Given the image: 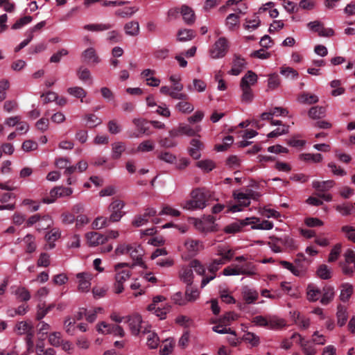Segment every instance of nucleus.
I'll return each mask as SVG.
<instances>
[{
  "mask_svg": "<svg viewBox=\"0 0 355 355\" xmlns=\"http://www.w3.org/2000/svg\"><path fill=\"white\" fill-rule=\"evenodd\" d=\"M306 295L309 301L316 302L321 296V291L316 286L310 284L306 288Z\"/></svg>",
  "mask_w": 355,
  "mask_h": 355,
  "instance_id": "31",
  "label": "nucleus"
},
{
  "mask_svg": "<svg viewBox=\"0 0 355 355\" xmlns=\"http://www.w3.org/2000/svg\"><path fill=\"white\" fill-rule=\"evenodd\" d=\"M181 13L184 22L187 24H191L195 21V14L193 10L187 6H182Z\"/></svg>",
  "mask_w": 355,
  "mask_h": 355,
  "instance_id": "37",
  "label": "nucleus"
},
{
  "mask_svg": "<svg viewBox=\"0 0 355 355\" xmlns=\"http://www.w3.org/2000/svg\"><path fill=\"white\" fill-rule=\"evenodd\" d=\"M295 338H298V343L305 355H315L316 354L317 350L311 341L304 340V338L298 333H294L291 339Z\"/></svg>",
  "mask_w": 355,
  "mask_h": 355,
  "instance_id": "11",
  "label": "nucleus"
},
{
  "mask_svg": "<svg viewBox=\"0 0 355 355\" xmlns=\"http://www.w3.org/2000/svg\"><path fill=\"white\" fill-rule=\"evenodd\" d=\"M184 246L189 257L196 256L204 247L202 242L192 239H187L184 243Z\"/></svg>",
  "mask_w": 355,
  "mask_h": 355,
  "instance_id": "10",
  "label": "nucleus"
},
{
  "mask_svg": "<svg viewBox=\"0 0 355 355\" xmlns=\"http://www.w3.org/2000/svg\"><path fill=\"white\" fill-rule=\"evenodd\" d=\"M191 147L189 153L195 159H198L200 156V151L204 148V144L198 139H193L191 142Z\"/></svg>",
  "mask_w": 355,
  "mask_h": 355,
  "instance_id": "20",
  "label": "nucleus"
},
{
  "mask_svg": "<svg viewBox=\"0 0 355 355\" xmlns=\"http://www.w3.org/2000/svg\"><path fill=\"white\" fill-rule=\"evenodd\" d=\"M276 241H279L282 247L291 250L297 248V244L294 239L288 234H284L281 237H277Z\"/></svg>",
  "mask_w": 355,
  "mask_h": 355,
  "instance_id": "23",
  "label": "nucleus"
},
{
  "mask_svg": "<svg viewBox=\"0 0 355 355\" xmlns=\"http://www.w3.org/2000/svg\"><path fill=\"white\" fill-rule=\"evenodd\" d=\"M258 80L257 74L252 71H248L245 75L241 78L240 87H251L254 85Z\"/></svg>",
  "mask_w": 355,
  "mask_h": 355,
  "instance_id": "26",
  "label": "nucleus"
},
{
  "mask_svg": "<svg viewBox=\"0 0 355 355\" xmlns=\"http://www.w3.org/2000/svg\"><path fill=\"white\" fill-rule=\"evenodd\" d=\"M188 96L186 94V98L184 99H179V101L175 105V109L182 114H190L194 110V106L192 103L188 101Z\"/></svg>",
  "mask_w": 355,
  "mask_h": 355,
  "instance_id": "21",
  "label": "nucleus"
},
{
  "mask_svg": "<svg viewBox=\"0 0 355 355\" xmlns=\"http://www.w3.org/2000/svg\"><path fill=\"white\" fill-rule=\"evenodd\" d=\"M126 322L128 324V327L131 334L133 336H139L142 334V331L146 326H144L141 316L139 314H133L127 317Z\"/></svg>",
  "mask_w": 355,
  "mask_h": 355,
  "instance_id": "4",
  "label": "nucleus"
},
{
  "mask_svg": "<svg viewBox=\"0 0 355 355\" xmlns=\"http://www.w3.org/2000/svg\"><path fill=\"white\" fill-rule=\"evenodd\" d=\"M155 148V144L151 140H144L142 142H141L137 148H136L135 151L137 153H147L153 151Z\"/></svg>",
  "mask_w": 355,
  "mask_h": 355,
  "instance_id": "48",
  "label": "nucleus"
},
{
  "mask_svg": "<svg viewBox=\"0 0 355 355\" xmlns=\"http://www.w3.org/2000/svg\"><path fill=\"white\" fill-rule=\"evenodd\" d=\"M169 80L173 84L172 87L173 88V90L177 91L178 92H182L184 87L183 85L180 83V76L178 75H171L169 77Z\"/></svg>",
  "mask_w": 355,
  "mask_h": 355,
  "instance_id": "63",
  "label": "nucleus"
},
{
  "mask_svg": "<svg viewBox=\"0 0 355 355\" xmlns=\"http://www.w3.org/2000/svg\"><path fill=\"white\" fill-rule=\"evenodd\" d=\"M125 34L130 36H137L139 33V24L137 21H131L124 26Z\"/></svg>",
  "mask_w": 355,
  "mask_h": 355,
  "instance_id": "38",
  "label": "nucleus"
},
{
  "mask_svg": "<svg viewBox=\"0 0 355 355\" xmlns=\"http://www.w3.org/2000/svg\"><path fill=\"white\" fill-rule=\"evenodd\" d=\"M87 243L90 247H96L106 242L105 234L96 232H91L86 234L85 236Z\"/></svg>",
  "mask_w": 355,
  "mask_h": 355,
  "instance_id": "17",
  "label": "nucleus"
},
{
  "mask_svg": "<svg viewBox=\"0 0 355 355\" xmlns=\"http://www.w3.org/2000/svg\"><path fill=\"white\" fill-rule=\"evenodd\" d=\"M238 263H234L238 267L239 270L242 272L241 275L252 276L256 274V268L252 262L247 261L244 256H239L235 258Z\"/></svg>",
  "mask_w": 355,
  "mask_h": 355,
  "instance_id": "6",
  "label": "nucleus"
},
{
  "mask_svg": "<svg viewBox=\"0 0 355 355\" xmlns=\"http://www.w3.org/2000/svg\"><path fill=\"white\" fill-rule=\"evenodd\" d=\"M246 66V62L244 58L238 55H234L232 61V67L228 73L233 76H238Z\"/></svg>",
  "mask_w": 355,
  "mask_h": 355,
  "instance_id": "18",
  "label": "nucleus"
},
{
  "mask_svg": "<svg viewBox=\"0 0 355 355\" xmlns=\"http://www.w3.org/2000/svg\"><path fill=\"white\" fill-rule=\"evenodd\" d=\"M286 326L284 319L277 317H272L268 320V328L270 329H279Z\"/></svg>",
  "mask_w": 355,
  "mask_h": 355,
  "instance_id": "52",
  "label": "nucleus"
},
{
  "mask_svg": "<svg viewBox=\"0 0 355 355\" xmlns=\"http://www.w3.org/2000/svg\"><path fill=\"white\" fill-rule=\"evenodd\" d=\"M110 222V218L98 216L93 221L92 226L94 230H101L108 226Z\"/></svg>",
  "mask_w": 355,
  "mask_h": 355,
  "instance_id": "50",
  "label": "nucleus"
},
{
  "mask_svg": "<svg viewBox=\"0 0 355 355\" xmlns=\"http://www.w3.org/2000/svg\"><path fill=\"white\" fill-rule=\"evenodd\" d=\"M336 316L338 325L340 327L344 326L348 318L347 310L345 306L342 305L338 306Z\"/></svg>",
  "mask_w": 355,
  "mask_h": 355,
  "instance_id": "44",
  "label": "nucleus"
},
{
  "mask_svg": "<svg viewBox=\"0 0 355 355\" xmlns=\"http://www.w3.org/2000/svg\"><path fill=\"white\" fill-rule=\"evenodd\" d=\"M179 278L181 282L186 284L187 286H191L193 282V270L188 266H182L178 273Z\"/></svg>",
  "mask_w": 355,
  "mask_h": 355,
  "instance_id": "16",
  "label": "nucleus"
},
{
  "mask_svg": "<svg viewBox=\"0 0 355 355\" xmlns=\"http://www.w3.org/2000/svg\"><path fill=\"white\" fill-rule=\"evenodd\" d=\"M159 91L161 94L169 96L173 99H184L186 98V94L183 92H178L177 91L173 90L172 87H169L168 86H162Z\"/></svg>",
  "mask_w": 355,
  "mask_h": 355,
  "instance_id": "30",
  "label": "nucleus"
},
{
  "mask_svg": "<svg viewBox=\"0 0 355 355\" xmlns=\"http://www.w3.org/2000/svg\"><path fill=\"white\" fill-rule=\"evenodd\" d=\"M243 223V220H242L239 222L231 223L225 227L224 231L228 234H234V233L238 232L241 230V229L243 227L246 225Z\"/></svg>",
  "mask_w": 355,
  "mask_h": 355,
  "instance_id": "59",
  "label": "nucleus"
},
{
  "mask_svg": "<svg viewBox=\"0 0 355 355\" xmlns=\"http://www.w3.org/2000/svg\"><path fill=\"white\" fill-rule=\"evenodd\" d=\"M112 157L115 159L120 158L122 153L125 150L126 148L125 144L121 141L114 142L112 144Z\"/></svg>",
  "mask_w": 355,
  "mask_h": 355,
  "instance_id": "41",
  "label": "nucleus"
},
{
  "mask_svg": "<svg viewBox=\"0 0 355 355\" xmlns=\"http://www.w3.org/2000/svg\"><path fill=\"white\" fill-rule=\"evenodd\" d=\"M141 335H146V345L150 349H156L159 343L157 334L150 330V326H147L142 331Z\"/></svg>",
  "mask_w": 355,
  "mask_h": 355,
  "instance_id": "14",
  "label": "nucleus"
},
{
  "mask_svg": "<svg viewBox=\"0 0 355 355\" xmlns=\"http://www.w3.org/2000/svg\"><path fill=\"white\" fill-rule=\"evenodd\" d=\"M22 241L24 243L25 250L27 253H33L37 248L35 237L32 234L26 235Z\"/></svg>",
  "mask_w": 355,
  "mask_h": 355,
  "instance_id": "33",
  "label": "nucleus"
},
{
  "mask_svg": "<svg viewBox=\"0 0 355 355\" xmlns=\"http://www.w3.org/2000/svg\"><path fill=\"white\" fill-rule=\"evenodd\" d=\"M128 264L125 263H117L114 266V269L116 271L115 275V282L113 286L114 292L116 294L121 293L123 290V284L128 279H130L131 276V272L129 270H119L121 268L127 266Z\"/></svg>",
  "mask_w": 355,
  "mask_h": 355,
  "instance_id": "2",
  "label": "nucleus"
},
{
  "mask_svg": "<svg viewBox=\"0 0 355 355\" xmlns=\"http://www.w3.org/2000/svg\"><path fill=\"white\" fill-rule=\"evenodd\" d=\"M216 254L220 256L225 263L230 261L234 255V251L226 245H219L216 248Z\"/></svg>",
  "mask_w": 355,
  "mask_h": 355,
  "instance_id": "22",
  "label": "nucleus"
},
{
  "mask_svg": "<svg viewBox=\"0 0 355 355\" xmlns=\"http://www.w3.org/2000/svg\"><path fill=\"white\" fill-rule=\"evenodd\" d=\"M334 288L332 286H324L322 290V296L320 300L321 304L324 305L328 304L334 300Z\"/></svg>",
  "mask_w": 355,
  "mask_h": 355,
  "instance_id": "34",
  "label": "nucleus"
},
{
  "mask_svg": "<svg viewBox=\"0 0 355 355\" xmlns=\"http://www.w3.org/2000/svg\"><path fill=\"white\" fill-rule=\"evenodd\" d=\"M200 295V291L196 288L191 286H187L185 291V298L188 302L196 301Z\"/></svg>",
  "mask_w": 355,
  "mask_h": 355,
  "instance_id": "51",
  "label": "nucleus"
},
{
  "mask_svg": "<svg viewBox=\"0 0 355 355\" xmlns=\"http://www.w3.org/2000/svg\"><path fill=\"white\" fill-rule=\"evenodd\" d=\"M200 130L201 128L200 125H196L195 128H192L189 125H180L179 126L180 134L188 137L196 136Z\"/></svg>",
  "mask_w": 355,
  "mask_h": 355,
  "instance_id": "39",
  "label": "nucleus"
},
{
  "mask_svg": "<svg viewBox=\"0 0 355 355\" xmlns=\"http://www.w3.org/2000/svg\"><path fill=\"white\" fill-rule=\"evenodd\" d=\"M134 263L132 266H143L144 265L142 257L144 256V252L142 248L139 245H132L131 250H130L129 253Z\"/></svg>",
  "mask_w": 355,
  "mask_h": 355,
  "instance_id": "13",
  "label": "nucleus"
},
{
  "mask_svg": "<svg viewBox=\"0 0 355 355\" xmlns=\"http://www.w3.org/2000/svg\"><path fill=\"white\" fill-rule=\"evenodd\" d=\"M111 28L112 25L109 24H93L84 26V29L89 31H103Z\"/></svg>",
  "mask_w": 355,
  "mask_h": 355,
  "instance_id": "55",
  "label": "nucleus"
},
{
  "mask_svg": "<svg viewBox=\"0 0 355 355\" xmlns=\"http://www.w3.org/2000/svg\"><path fill=\"white\" fill-rule=\"evenodd\" d=\"M241 294L243 300L247 304L254 303L259 297L258 292L255 289L248 286L242 287Z\"/></svg>",
  "mask_w": 355,
  "mask_h": 355,
  "instance_id": "19",
  "label": "nucleus"
},
{
  "mask_svg": "<svg viewBox=\"0 0 355 355\" xmlns=\"http://www.w3.org/2000/svg\"><path fill=\"white\" fill-rule=\"evenodd\" d=\"M260 24L261 20L259 19V17L254 15L252 19H245V23L243 24V27L246 30L254 31L260 26Z\"/></svg>",
  "mask_w": 355,
  "mask_h": 355,
  "instance_id": "42",
  "label": "nucleus"
},
{
  "mask_svg": "<svg viewBox=\"0 0 355 355\" xmlns=\"http://www.w3.org/2000/svg\"><path fill=\"white\" fill-rule=\"evenodd\" d=\"M233 196L238 202V205H234L230 207V211L232 212H238L243 210V207L250 205L251 199H256L258 196L252 189H246L245 192L241 191H235Z\"/></svg>",
  "mask_w": 355,
  "mask_h": 355,
  "instance_id": "1",
  "label": "nucleus"
},
{
  "mask_svg": "<svg viewBox=\"0 0 355 355\" xmlns=\"http://www.w3.org/2000/svg\"><path fill=\"white\" fill-rule=\"evenodd\" d=\"M79 292L87 293L91 286L92 275L87 272H79L76 275Z\"/></svg>",
  "mask_w": 355,
  "mask_h": 355,
  "instance_id": "8",
  "label": "nucleus"
},
{
  "mask_svg": "<svg viewBox=\"0 0 355 355\" xmlns=\"http://www.w3.org/2000/svg\"><path fill=\"white\" fill-rule=\"evenodd\" d=\"M170 306L166 304L163 306H155V309L152 311H154L155 314L159 317L161 320H163L166 318L167 313L170 311Z\"/></svg>",
  "mask_w": 355,
  "mask_h": 355,
  "instance_id": "62",
  "label": "nucleus"
},
{
  "mask_svg": "<svg viewBox=\"0 0 355 355\" xmlns=\"http://www.w3.org/2000/svg\"><path fill=\"white\" fill-rule=\"evenodd\" d=\"M239 15L231 13L227 15L225 19V26L230 31H234L239 26Z\"/></svg>",
  "mask_w": 355,
  "mask_h": 355,
  "instance_id": "28",
  "label": "nucleus"
},
{
  "mask_svg": "<svg viewBox=\"0 0 355 355\" xmlns=\"http://www.w3.org/2000/svg\"><path fill=\"white\" fill-rule=\"evenodd\" d=\"M316 272L317 275L322 279H329L331 277V270L325 264L320 265Z\"/></svg>",
  "mask_w": 355,
  "mask_h": 355,
  "instance_id": "54",
  "label": "nucleus"
},
{
  "mask_svg": "<svg viewBox=\"0 0 355 355\" xmlns=\"http://www.w3.org/2000/svg\"><path fill=\"white\" fill-rule=\"evenodd\" d=\"M62 342L61 334L60 332H53L49 334V343L50 345L54 346V347H59L60 346L61 343Z\"/></svg>",
  "mask_w": 355,
  "mask_h": 355,
  "instance_id": "64",
  "label": "nucleus"
},
{
  "mask_svg": "<svg viewBox=\"0 0 355 355\" xmlns=\"http://www.w3.org/2000/svg\"><path fill=\"white\" fill-rule=\"evenodd\" d=\"M125 203L120 200H114L109 206L108 209L110 212V220L112 222H118L123 216L125 213L122 211Z\"/></svg>",
  "mask_w": 355,
  "mask_h": 355,
  "instance_id": "7",
  "label": "nucleus"
},
{
  "mask_svg": "<svg viewBox=\"0 0 355 355\" xmlns=\"http://www.w3.org/2000/svg\"><path fill=\"white\" fill-rule=\"evenodd\" d=\"M77 76L81 81L89 85L92 84V77L90 71L87 68L80 67L77 71Z\"/></svg>",
  "mask_w": 355,
  "mask_h": 355,
  "instance_id": "40",
  "label": "nucleus"
},
{
  "mask_svg": "<svg viewBox=\"0 0 355 355\" xmlns=\"http://www.w3.org/2000/svg\"><path fill=\"white\" fill-rule=\"evenodd\" d=\"M297 100L300 103L311 105L316 103L318 101V97L315 94L303 92L298 96Z\"/></svg>",
  "mask_w": 355,
  "mask_h": 355,
  "instance_id": "43",
  "label": "nucleus"
},
{
  "mask_svg": "<svg viewBox=\"0 0 355 355\" xmlns=\"http://www.w3.org/2000/svg\"><path fill=\"white\" fill-rule=\"evenodd\" d=\"M190 268L195 270L197 275L202 276L205 273L204 266L197 259L191 260L189 262Z\"/></svg>",
  "mask_w": 355,
  "mask_h": 355,
  "instance_id": "60",
  "label": "nucleus"
},
{
  "mask_svg": "<svg viewBox=\"0 0 355 355\" xmlns=\"http://www.w3.org/2000/svg\"><path fill=\"white\" fill-rule=\"evenodd\" d=\"M191 197L196 200L198 203H201L202 209L206 207V202L207 200V195L205 191L202 189H196L191 193Z\"/></svg>",
  "mask_w": 355,
  "mask_h": 355,
  "instance_id": "25",
  "label": "nucleus"
},
{
  "mask_svg": "<svg viewBox=\"0 0 355 355\" xmlns=\"http://www.w3.org/2000/svg\"><path fill=\"white\" fill-rule=\"evenodd\" d=\"M294 263L296 269L299 271L300 277H305L307 273L308 266L309 265L310 261L303 254L299 253L297 254V257L294 260Z\"/></svg>",
  "mask_w": 355,
  "mask_h": 355,
  "instance_id": "12",
  "label": "nucleus"
},
{
  "mask_svg": "<svg viewBox=\"0 0 355 355\" xmlns=\"http://www.w3.org/2000/svg\"><path fill=\"white\" fill-rule=\"evenodd\" d=\"M132 123L138 129V132H128V137L130 138H138L141 135H149L147 132L148 128L145 126L146 121L141 118H135L132 120Z\"/></svg>",
  "mask_w": 355,
  "mask_h": 355,
  "instance_id": "15",
  "label": "nucleus"
},
{
  "mask_svg": "<svg viewBox=\"0 0 355 355\" xmlns=\"http://www.w3.org/2000/svg\"><path fill=\"white\" fill-rule=\"evenodd\" d=\"M238 263H234L238 267L239 270L242 272L241 275L252 276L256 274V268L252 262L247 261L244 256H239L235 258Z\"/></svg>",
  "mask_w": 355,
  "mask_h": 355,
  "instance_id": "5",
  "label": "nucleus"
},
{
  "mask_svg": "<svg viewBox=\"0 0 355 355\" xmlns=\"http://www.w3.org/2000/svg\"><path fill=\"white\" fill-rule=\"evenodd\" d=\"M293 320L296 325L302 330L307 329L311 324L310 319L304 315H300V313H294Z\"/></svg>",
  "mask_w": 355,
  "mask_h": 355,
  "instance_id": "29",
  "label": "nucleus"
},
{
  "mask_svg": "<svg viewBox=\"0 0 355 355\" xmlns=\"http://www.w3.org/2000/svg\"><path fill=\"white\" fill-rule=\"evenodd\" d=\"M335 184L334 180L318 181L315 180L312 182V187L317 191L322 193L331 189Z\"/></svg>",
  "mask_w": 355,
  "mask_h": 355,
  "instance_id": "27",
  "label": "nucleus"
},
{
  "mask_svg": "<svg viewBox=\"0 0 355 355\" xmlns=\"http://www.w3.org/2000/svg\"><path fill=\"white\" fill-rule=\"evenodd\" d=\"M243 340L252 347L257 346L259 344V338L258 336L252 332H247L243 335Z\"/></svg>",
  "mask_w": 355,
  "mask_h": 355,
  "instance_id": "61",
  "label": "nucleus"
},
{
  "mask_svg": "<svg viewBox=\"0 0 355 355\" xmlns=\"http://www.w3.org/2000/svg\"><path fill=\"white\" fill-rule=\"evenodd\" d=\"M82 57L83 61L87 63H98L99 58L96 55L94 48H88L83 52Z\"/></svg>",
  "mask_w": 355,
  "mask_h": 355,
  "instance_id": "32",
  "label": "nucleus"
},
{
  "mask_svg": "<svg viewBox=\"0 0 355 355\" xmlns=\"http://www.w3.org/2000/svg\"><path fill=\"white\" fill-rule=\"evenodd\" d=\"M180 214H181V212L179 210L172 207L171 206H170L168 205L164 204L162 205V209H161L160 211L159 212L158 215L159 216L167 215V216H173V217H177V216H180Z\"/></svg>",
  "mask_w": 355,
  "mask_h": 355,
  "instance_id": "46",
  "label": "nucleus"
},
{
  "mask_svg": "<svg viewBox=\"0 0 355 355\" xmlns=\"http://www.w3.org/2000/svg\"><path fill=\"white\" fill-rule=\"evenodd\" d=\"M55 306V305L54 304H51L48 306H46L44 303L39 304L37 306L36 319L37 320H41Z\"/></svg>",
  "mask_w": 355,
  "mask_h": 355,
  "instance_id": "36",
  "label": "nucleus"
},
{
  "mask_svg": "<svg viewBox=\"0 0 355 355\" xmlns=\"http://www.w3.org/2000/svg\"><path fill=\"white\" fill-rule=\"evenodd\" d=\"M244 225H252V229L254 230H269L273 228V223L269 220H262L261 221L259 218L252 217V218H246L243 220Z\"/></svg>",
  "mask_w": 355,
  "mask_h": 355,
  "instance_id": "9",
  "label": "nucleus"
},
{
  "mask_svg": "<svg viewBox=\"0 0 355 355\" xmlns=\"http://www.w3.org/2000/svg\"><path fill=\"white\" fill-rule=\"evenodd\" d=\"M353 293V286L349 283L343 284L340 286V293L339 295L340 300L346 302L349 300Z\"/></svg>",
  "mask_w": 355,
  "mask_h": 355,
  "instance_id": "35",
  "label": "nucleus"
},
{
  "mask_svg": "<svg viewBox=\"0 0 355 355\" xmlns=\"http://www.w3.org/2000/svg\"><path fill=\"white\" fill-rule=\"evenodd\" d=\"M157 158L167 164H173L176 161V156L168 151H162L157 155Z\"/></svg>",
  "mask_w": 355,
  "mask_h": 355,
  "instance_id": "56",
  "label": "nucleus"
},
{
  "mask_svg": "<svg viewBox=\"0 0 355 355\" xmlns=\"http://www.w3.org/2000/svg\"><path fill=\"white\" fill-rule=\"evenodd\" d=\"M137 10L138 8L135 6L125 7L116 10L115 15L122 18H128L131 17Z\"/></svg>",
  "mask_w": 355,
  "mask_h": 355,
  "instance_id": "45",
  "label": "nucleus"
},
{
  "mask_svg": "<svg viewBox=\"0 0 355 355\" xmlns=\"http://www.w3.org/2000/svg\"><path fill=\"white\" fill-rule=\"evenodd\" d=\"M196 166L204 172L207 173L212 171L216 166L215 163L211 159H203L198 161Z\"/></svg>",
  "mask_w": 355,
  "mask_h": 355,
  "instance_id": "53",
  "label": "nucleus"
},
{
  "mask_svg": "<svg viewBox=\"0 0 355 355\" xmlns=\"http://www.w3.org/2000/svg\"><path fill=\"white\" fill-rule=\"evenodd\" d=\"M228 42L225 37H221L217 40L210 48L209 53L212 59L223 58L228 51Z\"/></svg>",
  "mask_w": 355,
  "mask_h": 355,
  "instance_id": "3",
  "label": "nucleus"
},
{
  "mask_svg": "<svg viewBox=\"0 0 355 355\" xmlns=\"http://www.w3.org/2000/svg\"><path fill=\"white\" fill-rule=\"evenodd\" d=\"M67 92L69 94L78 98H81V101L83 102V98H85L87 95L86 91L80 87H71L67 89Z\"/></svg>",
  "mask_w": 355,
  "mask_h": 355,
  "instance_id": "57",
  "label": "nucleus"
},
{
  "mask_svg": "<svg viewBox=\"0 0 355 355\" xmlns=\"http://www.w3.org/2000/svg\"><path fill=\"white\" fill-rule=\"evenodd\" d=\"M300 159L307 162L319 163L322 160V155L320 153H302L300 155Z\"/></svg>",
  "mask_w": 355,
  "mask_h": 355,
  "instance_id": "49",
  "label": "nucleus"
},
{
  "mask_svg": "<svg viewBox=\"0 0 355 355\" xmlns=\"http://www.w3.org/2000/svg\"><path fill=\"white\" fill-rule=\"evenodd\" d=\"M195 35V32L191 29H181L178 32V40L180 42L191 40Z\"/></svg>",
  "mask_w": 355,
  "mask_h": 355,
  "instance_id": "47",
  "label": "nucleus"
},
{
  "mask_svg": "<svg viewBox=\"0 0 355 355\" xmlns=\"http://www.w3.org/2000/svg\"><path fill=\"white\" fill-rule=\"evenodd\" d=\"M33 331V325L31 322L21 321L17 322L15 327V331L19 335H27Z\"/></svg>",
  "mask_w": 355,
  "mask_h": 355,
  "instance_id": "24",
  "label": "nucleus"
},
{
  "mask_svg": "<svg viewBox=\"0 0 355 355\" xmlns=\"http://www.w3.org/2000/svg\"><path fill=\"white\" fill-rule=\"evenodd\" d=\"M354 206H355V203L354 205L348 204V203H343L341 205H336V209L342 216H348V215L351 214L352 210L354 208Z\"/></svg>",
  "mask_w": 355,
  "mask_h": 355,
  "instance_id": "58",
  "label": "nucleus"
}]
</instances>
